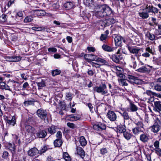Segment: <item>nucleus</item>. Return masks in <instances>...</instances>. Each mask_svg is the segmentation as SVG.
<instances>
[{
  "label": "nucleus",
  "mask_w": 161,
  "mask_h": 161,
  "mask_svg": "<svg viewBox=\"0 0 161 161\" xmlns=\"http://www.w3.org/2000/svg\"><path fill=\"white\" fill-rule=\"evenodd\" d=\"M159 142L158 141H156L153 144L154 146L155 147L156 149L159 148Z\"/></svg>",
  "instance_id": "obj_52"
},
{
  "label": "nucleus",
  "mask_w": 161,
  "mask_h": 161,
  "mask_svg": "<svg viewBox=\"0 0 161 161\" xmlns=\"http://www.w3.org/2000/svg\"><path fill=\"white\" fill-rule=\"evenodd\" d=\"M90 64L93 67H95L96 68H99L100 66V65L99 64L93 62H91Z\"/></svg>",
  "instance_id": "obj_50"
},
{
  "label": "nucleus",
  "mask_w": 161,
  "mask_h": 161,
  "mask_svg": "<svg viewBox=\"0 0 161 161\" xmlns=\"http://www.w3.org/2000/svg\"><path fill=\"white\" fill-rule=\"evenodd\" d=\"M34 104V101L32 100L26 101L24 102V106L25 107Z\"/></svg>",
  "instance_id": "obj_39"
},
{
  "label": "nucleus",
  "mask_w": 161,
  "mask_h": 161,
  "mask_svg": "<svg viewBox=\"0 0 161 161\" xmlns=\"http://www.w3.org/2000/svg\"><path fill=\"white\" fill-rule=\"evenodd\" d=\"M95 59H95L94 60L97 62H100L105 64H108V62L106 61L101 58H95Z\"/></svg>",
  "instance_id": "obj_35"
},
{
  "label": "nucleus",
  "mask_w": 161,
  "mask_h": 161,
  "mask_svg": "<svg viewBox=\"0 0 161 161\" xmlns=\"http://www.w3.org/2000/svg\"><path fill=\"white\" fill-rule=\"evenodd\" d=\"M36 83L39 88H41L45 86V82L43 80H42L40 82H36Z\"/></svg>",
  "instance_id": "obj_41"
},
{
  "label": "nucleus",
  "mask_w": 161,
  "mask_h": 161,
  "mask_svg": "<svg viewBox=\"0 0 161 161\" xmlns=\"http://www.w3.org/2000/svg\"><path fill=\"white\" fill-rule=\"evenodd\" d=\"M107 116L111 121H115L117 119L116 114L113 111H109L107 114Z\"/></svg>",
  "instance_id": "obj_9"
},
{
  "label": "nucleus",
  "mask_w": 161,
  "mask_h": 161,
  "mask_svg": "<svg viewBox=\"0 0 161 161\" xmlns=\"http://www.w3.org/2000/svg\"><path fill=\"white\" fill-rule=\"evenodd\" d=\"M131 62L130 63V65L134 69H136V62L135 58L133 56H131Z\"/></svg>",
  "instance_id": "obj_29"
},
{
  "label": "nucleus",
  "mask_w": 161,
  "mask_h": 161,
  "mask_svg": "<svg viewBox=\"0 0 161 161\" xmlns=\"http://www.w3.org/2000/svg\"><path fill=\"white\" fill-rule=\"evenodd\" d=\"M128 49L130 52L134 54H137L140 51V49L138 48H132L130 47H128Z\"/></svg>",
  "instance_id": "obj_28"
},
{
  "label": "nucleus",
  "mask_w": 161,
  "mask_h": 161,
  "mask_svg": "<svg viewBox=\"0 0 161 161\" xmlns=\"http://www.w3.org/2000/svg\"><path fill=\"white\" fill-rule=\"evenodd\" d=\"M160 126L158 124H156L152 126V130L154 133H157L160 129Z\"/></svg>",
  "instance_id": "obj_19"
},
{
  "label": "nucleus",
  "mask_w": 161,
  "mask_h": 161,
  "mask_svg": "<svg viewBox=\"0 0 161 161\" xmlns=\"http://www.w3.org/2000/svg\"><path fill=\"white\" fill-rule=\"evenodd\" d=\"M136 124L137 126L136 128H138L142 129V128H143V125L142 123L141 122H139L136 123Z\"/></svg>",
  "instance_id": "obj_49"
},
{
  "label": "nucleus",
  "mask_w": 161,
  "mask_h": 161,
  "mask_svg": "<svg viewBox=\"0 0 161 161\" xmlns=\"http://www.w3.org/2000/svg\"><path fill=\"white\" fill-rule=\"evenodd\" d=\"M129 108H127V111L130 110L131 112H134L138 110V107L131 101L129 102Z\"/></svg>",
  "instance_id": "obj_12"
},
{
  "label": "nucleus",
  "mask_w": 161,
  "mask_h": 161,
  "mask_svg": "<svg viewBox=\"0 0 161 161\" xmlns=\"http://www.w3.org/2000/svg\"><path fill=\"white\" fill-rule=\"evenodd\" d=\"M117 131L120 133H124L126 131L125 125H120L117 126Z\"/></svg>",
  "instance_id": "obj_22"
},
{
  "label": "nucleus",
  "mask_w": 161,
  "mask_h": 161,
  "mask_svg": "<svg viewBox=\"0 0 161 161\" xmlns=\"http://www.w3.org/2000/svg\"><path fill=\"white\" fill-rule=\"evenodd\" d=\"M94 55L92 54H85L84 56V58L89 62H91V61H94L95 60L94 58L92 59L91 57L92 56H94Z\"/></svg>",
  "instance_id": "obj_23"
},
{
  "label": "nucleus",
  "mask_w": 161,
  "mask_h": 161,
  "mask_svg": "<svg viewBox=\"0 0 161 161\" xmlns=\"http://www.w3.org/2000/svg\"><path fill=\"white\" fill-rule=\"evenodd\" d=\"M29 85L28 82H25L23 85L22 90H24L27 87H29Z\"/></svg>",
  "instance_id": "obj_54"
},
{
  "label": "nucleus",
  "mask_w": 161,
  "mask_h": 161,
  "mask_svg": "<svg viewBox=\"0 0 161 161\" xmlns=\"http://www.w3.org/2000/svg\"><path fill=\"white\" fill-rule=\"evenodd\" d=\"M60 73L61 71L60 70L56 69L53 71L52 72V74L53 76H55L58 75Z\"/></svg>",
  "instance_id": "obj_44"
},
{
  "label": "nucleus",
  "mask_w": 161,
  "mask_h": 161,
  "mask_svg": "<svg viewBox=\"0 0 161 161\" xmlns=\"http://www.w3.org/2000/svg\"><path fill=\"white\" fill-rule=\"evenodd\" d=\"M155 108L153 110L158 111H161V104L159 102H154Z\"/></svg>",
  "instance_id": "obj_21"
},
{
  "label": "nucleus",
  "mask_w": 161,
  "mask_h": 161,
  "mask_svg": "<svg viewBox=\"0 0 161 161\" xmlns=\"http://www.w3.org/2000/svg\"><path fill=\"white\" fill-rule=\"evenodd\" d=\"M47 150V147L45 146H44L42 148L41 150L40 151L39 153L41 154L45 152V151Z\"/></svg>",
  "instance_id": "obj_55"
},
{
  "label": "nucleus",
  "mask_w": 161,
  "mask_h": 161,
  "mask_svg": "<svg viewBox=\"0 0 161 161\" xmlns=\"http://www.w3.org/2000/svg\"><path fill=\"white\" fill-rule=\"evenodd\" d=\"M114 41L116 46H120L122 43V37L119 36H116L114 38Z\"/></svg>",
  "instance_id": "obj_16"
},
{
  "label": "nucleus",
  "mask_w": 161,
  "mask_h": 161,
  "mask_svg": "<svg viewBox=\"0 0 161 161\" xmlns=\"http://www.w3.org/2000/svg\"><path fill=\"white\" fill-rule=\"evenodd\" d=\"M132 131L134 134H136L139 132L142 131V130L140 128L136 127L133 129Z\"/></svg>",
  "instance_id": "obj_48"
},
{
  "label": "nucleus",
  "mask_w": 161,
  "mask_h": 161,
  "mask_svg": "<svg viewBox=\"0 0 161 161\" xmlns=\"http://www.w3.org/2000/svg\"><path fill=\"white\" fill-rule=\"evenodd\" d=\"M57 50L56 48L54 47H50L48 48V51L53 53L56 52Z\"/></svg>",
  "instance_id": "obj_58"
},
{
  "label": "nucleus",
  "mask_w": 161,
  "mask_h": 161,
  "mask_svg": "<svg viewBox=\"0 0 161 161\" xmlns=\"http://www.w3.org/2000/svg\"><path fill=\"white\" fill-rule=\"evenodd\" d=\"M124 136L127 140H129L131 137V135L126 131L123 133Z\"/></svg>",
  "instance_id": "obj_36"
},
{
  "label": "nucleus",
  "mask_w": 161,
  "mask_h": 161,
  "mask_svg": "<svg viewBox=\"0 0 161 161\" xmlns=\"http://www.w3.org/2000/svg\"><path fill=\"white\" fill-rule=\"evenodd\" d=\"M88 51L89 52H94L95 50V49L93 47H88L87 48Z\"/></svg>",
  "instance_id": "obj_61"
},
{
  "label": "nucleus",
  "mask_w": 161,
  "mask_h": 161,
  "mask_svg": "<svg viewBox=\"0 0 161 161\" xmlns=\"http://www.w3.org/2000/svg\"><path fill=\"white\" fill-rule=\"evenodd\" d=\"M102 48L104 51L108 52H112L114 50L113 47H112L105 44H104L103 45Z\"/></svg>",
  "instance_id": "obj_15"
},
{
  "label": "nucleus",
  "mask_w": 161,
  "mask_h": 161,
  "mask_svg": "<svg viewBox=\"0 0 161 161\" xmlns=\"http://www.w3.org/2000/svg\"><path fill=\"white\" fill-rule=\"evenodd\" d=\"M156 153L161 156V149L158 148L155 150Z\"/></svg>",
  "instance_id": "obj_64"
},
{
  "label": "nucleus",
  "mask_w": 161,
  "mask_h": 161,
  "mask_svg": "<svg viewBox=\"0 0 161 161\" xmlns=\"http://www.w3.org/2000/svg\"><path fill=\"white\" fill-rule=\"evenodd\" d=\"M106 23L107 26H108L111 24H114L116 22V20L113 18H110L105 19Z\"/></svg>",
  "instance_id": "obj_24"
},
{
  "label": "nucleus",
  "mask_w": 161,
  "mask_h": 161,
  "mask_svg": "<svg viewBox=\"0 0 161 161\" xmlns=\"http://www.w3.org/2000/svg\"><path fill=\"white\" fill-rule=\"evenodd\" d=\"M12 62H17L20 61L22 57L20 56H12Z\"/></svg>",
  "instance_id": "obj_34"
},
{
  "label": "nucleus",
  "mask_w": 161,
  "mask_h": 161,
  "mask_svg": "<svg viewBox=\"0 0 161 161\" xmlns=\"http://www.w3.org/2000/svg\"><path fill=\"white\" fill-rule=\"evenodd\" d=\"M87 73L88 75L91 76H92L94 74V72L93 71L90 69H88Z\"/></svg>",
  "instance_id": "obj_59"
},
{
  "label": "nucleus",
  "mask_w": 161,
  "mask_h": 161,
  "mask_svg": "<svg viewBox=\"0 0 161 161\" xmlns=\"http://www.w3.org/2000/svg\"><path fill=\"white\" fill-rule=\"evenodd\" d=\"M120 114L124 118L125 120H128L130 119V116L128 113L126 111H124L122 113H120Z\"/></svg>",
  "instance_id": "obj_32"
},
{
  "label": "nucleus",
  "mask_w": 161,
  "mask_h": 161,
  "mask_svg": "<svg viewBox=\"0 0 161 161\" xmlns=\"http://www.w3.org/2000/svg\"><path fill=\"white\" fill-rule=\"evenodd\" d=\"M70 118L73 119H71V121H77L80 119L81 116L79 114H72L68 116Z\"/></svg>",
  "instance_id": "obj_17"
},
{
  "label": "nucleus",
  "mask_w": 161,
  "mask_h": 161,
  "mask_svg": "<svg viewBox=\"0 0 161 161\" xmlns=\"http://www.w3.org/2000/svg\"><path fill=\"white\" fill-rule=\"evenodd\" d=\"M77 154L79 155L82 158H83L85 156V153L81 147H77L76 148Z\"/></svg>",
  "instance_id": "obj_13"
},
{
  "label": "nucleus",
  "mask_w": 161,
  "mask_h": 161,
  "mask_svg": "<svg viewBox=\"0 0 161 161\" xmlns=\"http://www.w3.org/2000/svg\"><path fill=\"white\" fill-rule=\"evenodd\" d=\"M73 6V3L70 2H66L64 4V7L66 9L69 10L72 8Z\"/></svg>",
  "instance_id": "obj_18"
},
{
  "label": "nucleus",
  "mask_w": 161,
  "mask_h": 161,
  "mask_svg": "<svg viewBox=\"0 0 161 161\" xmlns=\"http://www.w3.org/2000/svg\"><path fill=\"white\" fill-rule=\"evenodd\" d=\"M60 106L61 109L63 110H65L66 107V104L64 103L61 102L60 103Z\"/></svg>",
  "instance_id": "obj_47"
},
{
  "label": "nucleus",
  "mask_w": 161,
  "mask_h": 161,
  "mask_svg": "<svg viewBox=\"0 0 161 161\" xmlns=\"http://www.w3.org/2000/svg\"><path fill=\"white\" fill-rule=\"evenodd\" d=\"M139 16L143 19L147 18L149 16L148 13L145 12L139 13Z\"/></svg>",
  "instance_id": "obj_38"
},
{
  "label": "nucleus",
  "mask_w": 161,
  "mask_h": 161,
  "mask_svg": "<svg viewBox=\"0 0 161 161\" xmlns=\"http://www.w3.org/2000/svg\"><path fill=\"white\" fill-rule=\"evenodd\" d=\"M152 95L155 97H157L159 98H161V94L159 93H156L154 92H152Z\"/></svg>",
  "instance_id": "obj_63"
},
{
  "label": "nucleus",
  "mask_w": 161,
  "mask_h": 161,
  "mask_svg": "<svg viewBox=\"0 0 161 161\" xmlns=\"http://www.w3.org/2000/svg\"><path fill=\"white\" fill-rule=\"evenodd\" d=\"M31 13L35 17L43 16L46 14V12L44 10H33L31 11Z\"/></svg>",
  "instance_id": "obj_6"
},
{
  "label": "nucleus",
  "mask_w": 161,
  "mask_h": 161,
  "mask_svg": "<svg viewBox=\"0 0 161 161\" xmlns=\"http://www.w3.org/2000/svg\"><path fill=\"white\" fill-rule=\"evenodd\" d=\"M107 86L105 84H103L102 85L96 87L94 90L98 93H100L102 95H105L108 93V91L106 90Z\"/></svg>",
  "instance_id": "obj_3"
},
{
  "label": "nucleus",
  "mask_w": 161,
  "mask_h": 161,
  "mask_svg": "<svg viewBox=\"0 0 161 161\" xmlns=\"http://www.w3.org/2000/svg\"><path fill=\"white\" fill-rule=\"evenodd\" d=\"M47 135L46 131L44 130H39L36 134H35V137L39 138H44Z\"/></svg>",
  "instance_id": "obj_8"
},
{
  "label": "nucleus",
  "mask_w": 161,
  "mask_h": 161,
  "mask_svg": "<svg viewBox=\"0 0 161 161\" xmlns=\"http://www.w3.org/2000/svg\"><path fill=\"white\" fill-rule=\"evenodd\" d=\"M107 35L102 34L100 37V40L102 41L105 40L107 38Z\"/></svg>",
  "instance_id": "obj_53"
},
{
  "label": "nucleus",
  "mask_w": 161,
  "mask_h": 161,
  "mask_svg": "<svg viewBox=\"0 0 161 161\" xmlns=\"http://www.w3.org/2000/svg\"><path fill=\"white\" fill-rule=\"evenodd\" d=\"M127 75V78L128 79L127 80L131 84H138V79L137 77H135L134 76L130 75V74L128 73L126 75Z\"/></svg>",
  "instance_id": "obj_5"
},
{
  "label": "nucleus",
  "mask_w": 161,
  "mask_h": 161,
  "mask_svg": "<svg viewBox=\"0 0 161 161\" xmlns=\"http://www.w3.org/2000/svg\"><path fill=\"white\" fill-rule=\"evenodd\" d=\"M7 123L9 124L14 126L16 124V119L15 117L14 116H13L11 120L7 119Z\"/></svg>",
  "instance_id": "obj_25"
},
{
  "label": "nucleus",
  "mask_w": 161,
  "mask_h": 161,
  "mask_svg": "<svg viewBox=\"0 0 161 161\" xmlns=\"http://www.w3.org/2000/svg\"><path fill=\"white\" fill-rule=\"evenodd\" d=\"M146 52L142 54L143 57H149L150 56L149 53H151V49L150 47H148L146 49Z\"/></svg>",
  "instance_id": "obj_26"
},
{
  "label": "nucleus",
  "mask_w": 161,
  "mask_h": 161,
  "mask_svg": "<svg viewBox=\"0 0 161 161\" xmlns=\"http://www.w3.org/2000/svg\"><path fill=\"white\" fill-rule=\"evenodd\" d=\"M154 88L158 91H161V86L156 85L154 86Z\"/></svg>",
  "instance_id": "obj_60"
},
{
  "label": "nucleus",
  "mask_w": 161,
  "mask_h": 161,
  "mask_svg": "<svg viewBox=\"0 0 161 161\" xmlns=\"http://www.w3.org/2000/svg\"><path fill=\"white\" fill-rule=\"evenodd\" d=\"M67 125L71 128L74 129L75 128V125L73 123L70 122H68L67 123Z\"/></svg>",
  "instance_id": "obj_57"
},
{
  "label": "nucleus",
  "mask_w": 161,
  "mask_h": 161,
  "mask_svg": "<svg viewBox=\"0 0 161 161\" xmlns=\"http://www.w3.org/2000/svg\"><path fill=\"white\" fill-rule=\"evenodd\" d=\"M63 157L66 161H71V158L67 152L64 153Z\"/></svg>",
  "instance_id": "obj_33"
},
{
  "label": "nucleus",
  "mask_w": 161,
  "mask_h": 161,
  "mask_svg": "<svg viewBox=\"0 0 161 161\" xmlns=\"http://www.w3.org/2000/svg\"><path fill=\"white\" fill-rule=\"evenodd\" d=\"M110 58L115 63H118L119 62L120 60L123 58V56L122 55H116L115 54H113L112 55H109Z\"/></svg>",
  "instance_id": "obj_7"
},
{
  "label": "nucleus",
  "mask_w": 161,
  "mask_h": 161,
  "mask_svg": "<svg viewBox=\"0 0 161 161\" xmlns=\"http://www.w3.org/2000/svg\"><path fill=\"white\" fill-rule=\"evenodd\" d=\"M93 129L97 130H104L106 129V126L104 124L99 123L93 125Z\"/></svg>",
  "instance_id": "obj_10"
},
{
  "label": "nucleus",
  "mask_w": 161,
  "mask_h": 161,
  "mask_svg": "<svg viewBox=\"0 0 161 161\" xmlns=\"http://www.w3.org/2000/svg\"><path fill=\"white\" fill-rule=\"evenodd\" d=\"M8 148L11 151H14L15 149V147L14 144V143H9L8 144Z\"/></svg>",
  "instance_id": "obj_45"
},
{
  "label": "nucleus",
  "mask_w": 161,
  "mask_h": 161,
  "mask_svg": "<svg viewBox=\"0 0 161 161\" xmlns=\"http://www.w3.org/2000/svg\"><path fill=\"white\" fill-rule=\"evenodd\" d=\"M33 18L31 16H26L24 20L25 23H27L32 21Z\"/></svg>",
  "instance_id": "obj_37"
},
{
  "label": "nucleus",
  "mask_w": 161,
  "mask_h": 161,
  "mask_svg": "<svg viewBox=\"0 0 161 161\" xmlns=\"http://www.w3.org/2000/svg\"><path fill=\"white\" fill-rule=\"evenodd\" d=\"M100 154L102 155H106L108 152V149L106 147H103L100 149Z\"/></svg>",
  "instance_id": "obj_30"
},
{
  "label": "nucleus",
  "mask_w": 161,
  "mask_h": 161,
  "mask_svg": "<svg viewBox=\"0 0 161 161\" xmlns=\"http://www.w3.org/2000/svg\"><path fill=\"white\" fill-rule=\"evenodd\" d=\"M112 11V10L109 6L103 5L100 6L95 12L94 14L97 17L102 18L110 15Z\"/></svg>",
  "instance_id": "obj_1"
},
{
  "label": "nucleus",
  "mask_w": 161,
  "mask_h": 161,
  "mask_svg": "<svg viewBox=\"0 0 161 161\" xmlns=\"http://www.w3.org/2000/svg\"><path fill=\"white\" fill-rule=\"evenodd\" d=\"M36 114L38 117L44 121L47 117V114L46 111L42 108L38 109L36 112Z\"/></svg>",
  "instance_id": "obj_4"
},
{
  "label": "nucleus",
  "mask_w": 161,
  "mask_h": 161,
  "mask_svg": "<svg viewBox=\"0 0 161 161\" xmlns=\"http://www.w3.org/2000/svg\"><path fill=\"white\" fill-rule=\"evenodd\" d=\"M120 85L123 86H127L128 83L127 80L124 79H118Z\"/></svg>",
  "instance_id": "obj_31"
},
{
  "label": "nucleus",
  "mask_w": 161,
  "mask_h": 161,
  "mask_svg": "<svg viewBox=\"0 0 161 161\" xmlns=\"http://www.w3.org/2000/svg\"><path fill=\"white\" fill-rule=\"evenodd\" d=\"M6 15L5 14H3L0 17V19L2 22H5L7 20Z\"/></svg>",
  "instance_id": "obj_51"
},
{
  "label": "nucleus",
  "mask_w": 161,
  "mask_h": 161,
  "mask_svg": "<svg viewBox=\"0 0 161 161\" xmlns=\"http://www.w3.org/2000/svg\"><path fill=\"white\" fill-rule=\"evenodd\" d=\"M39 153V151L36 148H32L28 151L29 155L31 157L36 156Z\"/></svg>",
  "instance_id": "obj_11"
},
{
  "label": "nucleus",
  "mask_w": 161,
  "mask_h": 161,
  "mask_svg": "<svg viewBox=\"0 0 161 161\" xmlns=\"http://www.w3.org/2000/svg\"><path fill=\"white\" fill-rule=\"evenodd\" d=\"M98 23L102 26L105 27L106 26H107L105 20L104 21H103L102 20H100L98 21Z\"/></svg>",
  "instance_id": "obj_46"
},
{
  "label": "nucleus",
  "mask_w": 161,
  "mask_h": 161,
  "mask_svg": "<svg viewBox=\"0 0 161 161\" xmlns=\"http://www.w3.org/2000/svg\"><path fill=\"white\" fill-rule=\"evenodd\" d=\"M25 129L26 131L28 133H30L32 135H34L35 134V129L30 125H26Z\"/></svg>",
  "instance_id": "obj_14"
},
{
  "label": "nucleus",
  "mask_w": 161,
  "mask_h": 161,
  "mask_svg": "<svg viewBox=\"0 0 161 161\" xmlns=\"http://www.w3.org/2000/svg\"><path fill=\"white\" fill-rule=\"evenodd\" d=\"M8 152L6 151H4L3 152V155L2 156L3 158H6L8 157Z\"/></svg>",
  "instance_id": "obj_62"
},
{
  "label": "nucleus",
  "mask_w": 161,
  "mask_h": 161,
  "mask_svg": "<svg viewBox=\"0 0 161 161\" xmlns=\"http://www.w3.org/2000/svg\"><path fill=\"white\" fill-rule=\"evenodd\" d=\"M138 71L141 72H146L150 71L149 69H148L145 67H142L138 69Z\"/></svg>",
  "instance_id": "obj_43"
},
{
  "label": "nucleus",
  "mask_w": 161,
  "mask_h": 161,
  "mask_svg": "<svg viewBox=\"0 0 161 161\" xmlns=\"http://www.w3.org/2000/svg\"><path fill=\"white\" fill-rule=\"evenodd\" d=\"M151 4L150 3H148V4H147L146 6L145 9H146V11H147L148 12H151Z\"/></svg>",
  "instance_id": "obj_56"
},
{
  "label": "nucleus",
  "mask_w": 161,
  "mask_h": 161,
  "mask_svg": "<svg viewBox=\"0 0 161 161\" xmlns=\"http://www.w3.org/2000/svg\"><path fill=\"white\" fill-rule=\"evenodd\" d=\"M62 136L61 132L60 131H58L56 135V136L57 138V139L55 140L53 142L55 147H59L62 145Z\"/></svg>",
  "instance_id": "obj_2"
},
{
  "label": "nucleus",
  "mask_w": 161,
  "mask_h": 161,
  "mask_svg": "<svg viewBox=\"0 0 161 161\" xmlns=\"http://www.w3.org/2000/svg\"><path fill=\"white\" fill-rule=\"evenodd\" d=\"M73 97V95L70 92H67L66 94V99L67 100L71 101Z\"/></svg>",
  "instance_id": "obj_40"
},
{
  "label": "nucleus",
  "mask_w": 161,
  "mask_h": 161,
  "mask_svg": "<svg viewBox=\"0 0 161 161\" xmlns=\"http://www.w3.org/2000/svg\"><path fill=\"white\" fill-rule=\"evenodd\" d=\"M140 140L143 142H147L148 140V137L145 135L142 134L140 137Z\"/></svg>",
  "instance_id": "obj_42"
},
{
  "label": "nucleus",
  "mask_w": 161,
  "mask_h": 161,
  "mask_svg": "<svg viewBox=\"0 0 161 161\" xmlns=\"http://www.w3.org/2000/svg\"><path fill=\"white\" fill-rule=\"evenodd\" d=\"M57 127L54 125H52L48 128L47 130L48 132L51 134H53L56 132Z\"/></svg>",
  "instance_id": "obj_20"
},
{
  "label": "nucleus",
  "mask_w": 161,
  "mask_h": 161,
  "mask_svg": "<svg viewBox=\"0 0 161 161\" xmlns=\"http://www.w3.org/2000/svg\"><path fill=\"white\" fill-rule=\"evenodd\" d=\"M80 143L81 145L84 146L86 145L87 142L83 136H81L80 139Z\"/></svg>",
  "instance_id": "obj_27"
}]
</instances>
